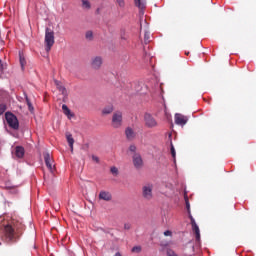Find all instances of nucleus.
Listing matches in <instances>:
<instances>
[{
	"mask_svg": "<svg viewBox=\"0 0 256 256\" xmlns=\"http://www.w3.org/2000/svg\"><path fill=\"white\" fill-rule=\"evenodd\" d=\"M98 197L102 201H111V199H113V196L107 191H100Z\"/></svg>",
	"mask_w": 256,
	"mask_h": 256,
	"instance_id": "obj_11",
	"label": "nucleus"
},
{
	"mask_svg": "<svg viewBox=\"0 0 256 256\" xmlns=\"http://www.w3.org/2000/svg\"><path fill=\"white\" fill-rule=\"evenodd\" d=\"M185 55H189V52H186Z\"/></svg>",
	"mask_w": 256,
	"mask_h": 256,
	"instance_id": "obj_41",
	"label": "nucleus"
},
{
	"mask_svg": "<svg viewBox=\"0 0 256 256\" xmlns=\"http://www.w3.org/2000/svg\"><path fill=\"white\" fill-rule=\"evenodd\" d=\"M142 197L146 201L153 199V184L147 183L142 186Z\"/></svg>",
	"mask_w": 256,
	"mask_h": 256,
	"instance_id": "obj_5",
	"label": "nucleus"
},
{
	"mask_svg": "<svg viewBox=\"0 0 256 256\" xmlns=\"http://www.w3.org/2000/svg\"><path fill=\"white\" fill-rule=\"evenodd\" d=\"M175 123L176 125H187V121H189V119H187V116H184L182 114H175Z\"/></svg>",
	"mask_w": 256,
	"mask_h": 256,
	"instance_id": "obj_10",
	"label": "nucleus"
},
{
	"mask_svg": "<svg viewBox=\"0 0 256 256\" xmlns=\"http://www.w3.org/2000/svg\"><path fill=\"white\" fill-rule=\"evenodd\" d=\"M188 215H189L191 226L195 227L197 225V222H195V218H193V215L191 214H188Z\"/></svg>",
	"mask_w": 256,
	"mask_h": 256,
	"instance_id": "obj_27",
	"label": "nucleus"
},
{
	"mask_svg": "<svg viewBox=\"0 0 256 256\" xmlns=\"http://www.w3.org/2000/svg\"><path fill=\"white\" fill-rule=\"evenodd\" d=\"M0 245H1V242H0Z\"/></svg>",
	"mask_w": 256,
	"mask_h": 256,
	"instance_id": "obj_42",
	"label": "nucleus"
},
{
	"mask_svg": "<svg viewBox=\"0 0 256 256\" xmlns=\"http://www.w3.org/2000/svg\"><path fill=\"white\" fill-rule=\"evenodd\" d=\"M66 139H67V143L70 147V151H71V153H73V145L75 143V139H73V135L71 133L67 132Z\"/></svg>",
	"mask_w": 256,
	"mask_h": 256,
	"instance_id": "obj_13",
	"label": "nucleus"
},
{
	"mask_svg": "<svg viewBox=\"0 0 256 256\" xmlns=\"http://www.w3.org/2000/svg\"><path fill=\"white\" fill-rule=\"evenodd\" d=\"M110 171L112 175H118L119 173V169H117V167H112Z\"/></svg>",
	"mask_w": 256,
	"mask_h": 256,
	"instance_id": "obj_32",
	"label": "nucleus"
},
{
	"mask_svg": "<svg viewBox=\"0 0 256 256\" xmlns=\"http://www.w3.org/2000/svg\"><path fill=\"white\" fill-rule=\"evenodd\" d=\"M15 155L18 159H23V157H25V148H23V146H16Z\"/></svg>",
	"mask_w": 256,
	"mask_h": 256,
	"instance_id": "obj_12",
	"label": "nucleus"
},
{
	"mask_svg": "<svg viewBox=\"0 0 256 256\" xmlns=\"http://www.w3.org/2000/svg\"><path fill=\"white\" fill-rule=\"evenodd\" d=\"M132 253H141V246H134L132 248Z\"/></svg>",
	"mask_w": 256,
	"mask_h": 256,
	"instance_id": "obj_30",
	"label": "nucleus"
},
{
	"mask_svg": "<svg viewBox=\"0 0 256 256\" xmlns=\"http://www.w3.org/2000/svg\"><path fill=\"white\" fill-rule=\"evenodd\" d=\"M20 59V65L22 70L25 69V65H27V61L25 60V56H23L21 53L19 54Z\"/></svg>",
	"mask_w": 256,
	"mask_h": 256,
	"instance_id": "obj_20",
	"label": "nucleus"
},
{
	"mask_svg": "<svg viewBox=\"0 0 256 256\" xmlns=\"http://www.w3.org/2000/svg\"><path fill=\"white\" fill-rule=\"evenodd\" d=\"M7 189H10V193H17V190H15V188H9V187H7Z\"/></svg>",
	"mask_w": 256,
	"mask_h": 256,
	"instance_id": "obj_39",
	"label": "nucleus"
},
{
	"mask_svg": "<svg viewBox=\"0 0 256 256\" xmlns=\"http://www.w3.org/2000/svg\"><path fill=\"white\" fill-rule=\"evenodd\" d=\"M58 91H60V93H62V95H67V89L65 88V86H63V84H61V82L55 80L54 81Z\"/></svg>",
	"mask_w": 256,
	"mask_h": 256,
	"instance_id": "obj_15",
	"label": "nucleus"
},
{
	"mask_svg": "<svg viewBox=\"0 0 256 256\" xmlns=\"http://www.w3.org/2000/svg\"><path fill=\"white\" fill-rule=\"evenodd\" d=\"M167 256H178L174 251H172V250H169L168 252H167Z\"/></svg>",
	"mask_w": 256,
	"mask_h": 256,
	"instance_id": "obj_35",
	"label": "nucleus"
},
{
	"mask_svg": "<svg viewBox=\"0 0 256 256\" xmlns=\"http://www.w3.org/2000/svg\"><path fill=\"white\" fill-rule=\"evenodd\" d=\"M92 161H95V163H99V157L92 155Z\"/></svg>",
	"mask_w": 256,
	"mask_h": 256,
	"instance_id": "obj_37",
	"label": "nucleus"
},
{
	"mask_svg": "<svg viewBox=\"0 0 256 256\" xmlns=\"http://www.w3.org/2000/svg\"><path fill=\"white\" fill-rule=\"evenodd\" d=\"M116 3L122 9L125 7V0H116Z\"/></svg>",
	"mask_w": 256,
	"mask_h": 256,
	"instance_id": "obj_28",
	"label": "nucleus"
},
{
	"mask_svg": "<svg viewBox=\"0 0 256 256\" xmlns=\"http://www.w3.org/2000/svg\"><path fill=\"white\" fill-rule=\"evenodd\" d=\"M121 39H123L124 41H127V35L125 34V32L121 33Z\"/></svg>",
	"mask_w": 256,
	"mask_h": 256,
	"instance_id": "obj_38",
	"label": "nucleus"
},
{
	"mask_svg": "<svg viewBox=\"0 0 256 256\" xmlns=\"http://www.w3.org/2000/svg\"><path fill=\"white\" fill-rule=\"evenodd\" d=\"M23 223L12 220L6 226H4V237L8 243H17L21 235H23Z\"/></svg>",
	"mask_w": 256,
	"mask_h": 256,
	"instance_id": "obj_1",
	"label": "nucleus"
},
{
	"mask_svg": "<svg viewBox=\"0 0 256 256\" xmlns=\"http://www.w3.org/2000/svg\"><path fill=\"white\" fill-rule=\"evenodd\" d=\"M111 126L114 129H120L123 126V112L116 111L113 113Z\"/></svg>",
	"mask_w": 256,
	"mask_h": 256,
	"instance_id": "obj_3",
	"label": "nucleus"
},
{
	"mask_svg": "<svg viewBox=\"0 0 256 256\" xmlns=\"http://www.w3.org/2000/svg\"><path fill=\"white\" fill-rule=\"evenodd\" d=\"M26 103L28 105V109H29L30 113H34L35 108L33 107L31 100H29V97H27V96H26Z\"/></svg>",
	"mask_w": 256,
	"mask_h": 256,
	"instance_id": "obj_21",
	"label": "nucleus"
},
{
	"mask_svg": "<svg viewBox=\"0 0 256 256\" xmlns=\"http://www.w3.org/2000/svg\"><path fill=\"white\" fill-rule=\"evenodd\" d=\"M124 229H125V231H129L131 229V223H125Z\"/></svg>",
	"mask_w": 256,
	"mask_h": 256,
	"instance_id": "obj_34",
	"label": "nucleus"
},
{
	"mask_svg": "<svg viewBox=\"0 0 256 256\" xmlns=\"http://www.w3.org/2000/svg\"><path fill=\"white\" fill-rule=\"evenodd\" d=\"M3 69H5V66L3 65V62L0 60V77L3 74Z\"/></svg>",
	"mask_w": 256,
	"mask_h": 256,
	"instance_id": "obj_33",
	"label": "nucleus"
},
{
	"mask_svg": "<svg viewBox=\"0 0 256 256\" xmlns=\"http://www.w3.org/2000/svg\"><path fill=\"white\" fill-rule=\"evenodd\" d=\"M171 155H172L173 159L175 160L177 153L175 152V146H173V143H171Z\"/></svg>",
	"mask_w": 256,
	"mask_h": 256,
	"instance_id": "obj_29",
	"label": "nucleus"
},
{
	"mask_svg": "<svg viewBox=\"0 0 256 256\" xmlns=\"http://www.w3.org/2000/svg\"><path fill=\"white\" fill-rule=\"evenodd\" d=\"M43 155L47 169L50 171V173H53V171H55V164H53V158L51 157V154H49V152H45Z\"/></svg>",
	"mask_w": 256,
	"mask_h": 256,
	"instance_id": "obj_8",
	"label": "nucleus"
},
{
	"mask_svg": "<svg viewBox=\"0 0 256 256\" xmlns=\"http://www.w3.org/2000/svg\"><path fill=\"white\" fill-rule=\"evenodd\" d=\"M151 42V33L145 32L144 34V43H150Z\"/></svg>",
	"mask_w": 256,
	"mask_h": 256,
	"instance_id": "obj_23",
	"label": "nucleus"
},
{
	"mask_svg": "<svg viewBox=\"0 0 256 256\" xmlns=\"http://www.w3.org/2000/svg\"><path fill=\"white\" fill-rule=\"evenodd\" d=\"M164 235H165V237H171V235H173V233L171 231L167 230L164 232Z\"/></svg>",
	"mask_w": 256,
	"mask_h": 256,
	"instance_id": "obj_36",
	"label": "nucleus"
},
{
	"mask_svg": "<svg viewBox=\"0 0 256 256\" xmlns=\"http://www.w3.org/2000/svg\"><path fill=\"white\" fill-rule=\"evenodd\" d=\"M185 203H186V209L188 211V215H191V204H189L188 198H185Z\"/></svg>",
	"mask_w": 256,
	"mask_h": 256,
	"instance_id": "obj_25",
	"label": "nucleus"
},
{
	"mask_svg": "<svg viewBox=\"0 0 256 256\" xmlns=\"http://www.w3.org/2000/svg\"><path fill=\"white\" fill-rule=\"evenodd\" d=\"M7 111V105L5 104H0V115H3Z\"/></svg>",
	"mask_w": 256,
	"mask_h": 256,
	"instance_id": "obj_26",
	"label": "nucleus"
},
{
	"mask_svg": "<svg viewBox=\"0 0 256 256\" xmlns=\"http://www.w3.org/2000/svg\"><path fill=\"white\" fill-rule=\"evenodd\" d=\"M114 111L113 105H108L103 108L102 114L103 115H111V112Z\"/></svg>",
	"mask_w": 256,
	"mask_h": 256,
	"instance_id": "obj_19",
	"label": "nucleus"
},
{
	"mask_svg": "<svg viewBox=\"0 0 256 256\" xmlns=\"http://www.w3.org/2000/svg\"><path fill=\"white\" fill-rule=\"evenodd\" d=\"M115 256H121V253H120V252H117V253L115 254Z\"/></svg>",
	"mask_w": 256,
	"mask_h": 256,
	"instance_id": "obj_40",
	"label": "nucleus"
},
{
	"mask_svg": "<svg viewBox=\"0 0 256 256\" xmlns=\"http://www.w3.org/2000/svg\"><path fill=\"white\" fill-rule=\"evenodd\" d=\"M193 233L195 234L196 241L201 240V231L199 230V226L196 224V226H192Z\"/></svg>",
	"mask_w": 256,
	"mask_h": 256,
	"instance_id": "obj_16",
	"label": "nucleus"
},
{
	"mask_svg": "<svg viewBox=\"0 0 256 256\" xmlns=\"http://www.w3.org/2000/svg\"><path fill=\"white\" fill-rule=\"evenodd\" d=\"M132 163L135 167V169H143V165H144V162H143V157L141 156V154L139 153H134L132 155Z\"/></svg>",
	"mask_w": 256,
	"mask_h": 256,
	"instance_id": "obj_7",
	"label": "nucleus"
},
{
	"mask_svg": "<svg viewBox=\"0 0 256 256\" xmlns=\"http://www.w3.org/2000/svg\"><path fill=\"white\" fill-rule=\"evenodd\" d=\"M144 123L149 129H153L158 125L157 120L150 113L144 114Z\"/></svg>",
	"mask_w": 256,
	"mask_h": 256,
	"instance_id": "obj_6",
	"label": "nucleus"
},
{
	"mask_svg": "<svg viewBox=\"0 0 256 256\" xmlns=\"http://www.w3.org/2000/svg\"><path fill=\"white\" fill-rule=\"evenodd\" d=\"M86 39H88V41H93V32L92 31H87L85 34Z\"/></svg>",
	"mask_w": 256,
	"mask_h": 256,
	"instance_id": "obj_24",
	"label": "nucleus"
},
{
	"mask_svg": "<svg viewBox=\"0 0 256 256\" xmlns=\"http://www.w3.org/2000/svg\"><path fill=\"white\" fill-rule=\"evenodd\" d=\"M91 68L95 71H99L101 67L103 66V57L101 56H95L91 59Z\"/></svg>",
	"mask_w": 256,
	"mask_h": 256,
	"instance_id": "obj_9",
	"label": "nucleus"
},
{
	"mask_svg": "<svg viewBox=\"0 0 256 256\" xmlns=\"http://www.w3.org/2000/svg\"><path fill=\"white\" fill-rule=\"evenodd\" d=\"M134 3L138 9H145L147 2L145 0H134Z\"/></svg>",
	"mask_w": 256,
	"mask_h": 256,
	"instance_id": "obj_17",
	"label": "nucleus"
},
{
	"mask_svg": "<svg viewBox=\"0 0 256 256\" xmlns=\"http://www.w3.org/2000/svg\"><path fill=\"white\" fill-rule=\"evenodd\" d=\"M129 151H131V153H133V155H135V153H137V147L135 145H130L129 147Z\"/></svg>",
	"mask_w": 256,
	"mask_h": 256,
	"instance_id": "obj_31",
	"label": "nucleus"
},
{
	"mask_svg": "<svg viewBox=\"0 0 256 256\" xmlns=\"http://www.w3.org/2000/svg\"><path fill=\"white\" fill-rule=\"evenodd\" d=\"M5 119L11 129H19V120L17 119V116H15V114L11 112H6Z\"/></svg>",
	"mask_w": 256,
	"mask_h": 256,
	"instance_id": "obj_4",
	"label": "nucleus"
},
{
	"mask_svg": "<svg viewBox=\"0 0 256 256\" xmlns=\"http://www.w3.org/2000/svg\"><path fill=\"white\" fill-rule=\"evenodd\" d=\"M126 139L129 141H133V138L135 137V131H133V128L128 127L125 130Z\"/></svg>",
	"mask_w": 256,
	"mask_h": 256,
	"instance_id": "obj_14",
	"label": "nucleus"
},
{
	"mask_svg": "<svg viewBox=\"0 0 256 256\" xmlns=\"http://www.w3.org/2000/svg\"><path fill=\"white\" fill-rule=\"evenodd\" d=\"M82 1V7L84 9H91V3L89 2V0H81Z\"/></svg>",
	"mask_w": 256,
	"mask_h": 256,
	"instance_id": "obj_22",
	"label": "nucleus"
},
{
	"mask_svg": "<svg viewBox=\"0 0 256 256\" xmlns=\"http://www.w3.org/2000/svg\"><path fill=\"white\" fill-rule=\"evenodd\" d=\"M44 43L46 45L45 49L47 53L51 51V47L55 45V32L51 30V28H46L45 30V40Z\"/></svg>",
	"mask_w": 256,
	"mask_h": 256,
	"instance_id": "obj_2",
	"label": "nucleus"
},
{
	"mask_svg": "<svg viewBox=\"0 0 256 256\" xmlns=\"http://www.w3.org/2000/svg\"><path fill=\"white\" fill-rule=\"evenodd\" d=\"M62 110H63L64 115H66L68 117V119H71V117H73V114L71 113V110L69 109V107H67V105L63 104Z\"/></svg>",
	"mask_w": 256,
	"mask_h": 256,
	"instance_id": "obj_18",
	"label": "nucleus"
}]
</instances>
